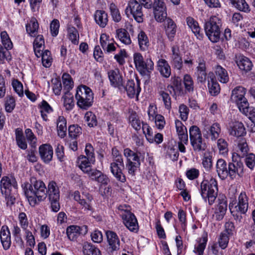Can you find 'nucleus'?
I'll list each match as a JSON object with an SVG mask.
<instances>
[{
    "label": "nucleus",
    "instance_id": "nucleus-1",
    "mask_svg": "<svg viewBox=\"0 0 255 255\" xmlns=\"http://www.w3.org/2000/svg\"><path fill=\"white\" fill-rule=\"evenodd\" d=\"M24 191L30 204L35 205L37 202L41 201L46 197V187L43 182L35 178L30 180V183L25 184Z\"/></svg>",
    "mask_w": 255,
    "mask_h": 255
},
{
    "label": "nucleus",
    "instance_id": "nucleus-2",
    "mask_svg": "<svg viewBox=\"0 0 255 255\" xmlns=\"http://www.w3.org/2000/svg\"><path fill=\"white\" fill-rule=\"evenodd\" d=\"M124 154L127 159L126 167L128 173L131 176H134L139 168L141 163L144 161V153L134 152L127 148L124 150Z\"/></svg>",
    "mask_w": 255,
    "mask_h": 255
},
{
    "label": "nucleus",
    "instance_id": "nucleus-3",
    "mask_svg": "<svg viewBox=\"0 0 255 255\" xmlns=\"http://www.w3.org/2000/svg\"><path fill=\"white\" fill-rule=\"evenodd\" d=\"M17 188L15 179L12 176H3L0 180V191L6 205H13L15 201L14 192Z\"/></svg>",
    "mask_w": 255,
    "mask_h": 255
},
{
    "label": "nucleus",
    "instance_id": "nucleus-4",
    "mask_svg": "<svg viewBox=\"0 0 255 255\" xmlns=\"http://www.w3.org/2000/svg\"><path fill=\"white\" fill-rule=\"evenodd\" d=\"M217 182L214 178L209 180H203L200 185V193L205 202L208 201L210 205H213L217 198L218 194Z\"/></svg>",
    "mask_w": 255,
    "mask_h": 255
},
{
    "label": "nucleus",
    "instance_id": "nucleus-5",
    "mask_svg": "<svg viewBox=\"0 0 255 255\" xmlns=\"http://www.w3.org/2000/svg\"><path fill=\"white\" fill-rule=\"evenodd\" d=\"M222 25L221 19L216 16H211L205 22L204 25L205 33L211 42L216 43L220 39Z\"/></svg>",
    "mask_w": 255,
    "mask_h": 255
},
{
    "label": "nucleus",
    "instance_id": "nucleus-6",
    "mask_svg": "<svg viewBox=\"0 0 255 255\" xmlns=\"http://www.w3.org/2000/svg\"><path fill=\"white\" fill-rule=\"evenodd\" d=\"M75 98L77 106L80 109L87 110L92 106L94 94L90 88L81 85L77 88Z\"/></svg>",
    "mask_w": 255,
    "mask_h": 255
},
{
    "label": "nucleus",
    "instance_id": "nucleus-7",
    "mask_svg": "<svg viewBox=\"0 0 255 255\" xmlns=\"http://www.w3.org/2000/svg\"><path fill=\"white\" fill-rule=\"evenodd\" d=\"M249 199L245 192H241L239 195L238 201L235 206H229L231 214L234 219L239 223L242 222L243 219L242 214L247 212L249 207Z\"/></svg>",
    "mask_w": 255,
    "mask_h": 255
},
{
    "label": "nucleus",
    "instance_id": "nucleus-8",
    "mask_svg": "<svg viewBox=\"0 0 255 255\" xmlns=\"http://www.w3.org/2000/svg\"><path fill=\"white\" fill-rule=\"evenodd\" d=\"M124 225L131 232H137L138 225L134 215L130 211L129 206L121 205L118 208Z\"/></svg>",
    "mask_w": 255,
    "mask_h": 255
},
{
    "label": "nucleus",
    "instance_id": "nucleus-9",
    "mask_svg": "<svg viewBox=\"0 0 255 255\" xmlns=\"http://www.w3.org/2000/svg\"><path fill=\"white\" fill-rule=\"evenodd\" d=\"M189 136L191 145L194 151L202 152L207 148L203 139L199 128L196 126H191L189 129Z\"/></svg>",
    "mask_w": 255,
    "mask_h": 255
},
{
    "label": "nucleus",
    "instance_id": "nucleus-10",
    "mask_svg": "<svg viewBox=\"0 0 255 255\" xmlns=\"http://www.w3.org/2000/svg\"><path fill=\"white\" fill-rule=\"evenodd\" d=\"M246 89L242 86H237L235 88L232 93L231 99L235 103L242 113H247V108L249 107V104L245 97Z\"/></svg>",
    "mask_w": 255,
    "mask_h": 255
},
{
    "label": "nucleus",
    "instance_id": "nucleus-11",
    "mask_svg": "<svg viewBox=\"0 0 255 255\" xmlns=\"http://www.w3.org/2000/svg\"><path fill=\"white\" fill-rule=\"evenodd\" d=\"M133 60L136 69L142 75L149 74L154 69V63L151 59L147 58L144 60L139 53L134 54Z\"/></svg>",
    "mask_w": 255,
    "mask_h": 255
},
{
    "label": "nucleus",
    "instance_id": "nucleus-12",
    "mask_svg": "<svg viewBox=\"0 0 255 255\" xmlns=\"http://www.w3.org/2000/svg\"><path fill=\"white\" fill-rule=\"evenodd\" d=\"M228 176L231 179H237L243 176L244 173V164L238 159V154H232V162L228 164Z\"/></svg>",
    "mask_w": 255,
    "mask_h": 255
},
{
    "label": "nucleus",
    "instance_id": "nucleus-13",
    "mask_svg": "<svg viewBox=\"0 0 255 255\" xmlns=\"http://www.w3.org/2000/svg\"><path fill=\"white\" fill-rule=\"evenodd\" d=\"M125 169L124 159L121 156L116 157L113 159L110 164V169L112 174L118 181L124 183L126 181V178L123 173Z\"/></svg>",
    "mask_w": 255,
    "mask_h": 255
},
{
    "label": "nucleus",
    "instance_id": "nucleus-14",
    "mask_svg": "<svg viewBox=\"0 0 255 255\" xmlns=\"http://www.w3.org/2000/svg\"><path fill=\"white\" fill-rule=\"evenodd\" d=\"M49 200L51 203L52 210L54 212H57L60 210L59 191L55 182H49L48 185V191Z\"/></svg>",
    "mask_w": 255,
    "mask_h": 255
},
{
    "label": "nucleus",
    "instance_id": "nucleus-15",
    "mask_svg": "<svg viewBox=\"0 0 255 255\" xmlns=\"http://www.w3.org/2000/svg\"><path fill=\"white\" fill-rule=\"evenodd\" d=\"M142 6L135 0L129 1L125 11L127 14L129 11L133 16L134 19L138 23L143 22V14Z\"/></svg>",
    "mask_w": 255,
    "mask_h": 255
},
{
    "label": "nucleus",
    "instance_id": "nucleus-16",
    "mask_svg": "<svg viewBox=\"0 0 255 255\" xmlns=\"http://www.w3.org/2000/svg\"><path fill=\"white\" fill-rule=\"evenodd\" d=\"M154 17L159 22L164 21L167 17V8L164 0H154L153 3Z\"/></svg>",
    "mask_w": 255,
    "mask_h": 255
},
{
    "label": "nucleus",
    "instance_id": "nucleus-17",
    "mask_svg": "<svg viewBox=\"0 0 255 255\" xmlns=\"http://www.w3.org/2000/svg\"><path fill=\"white\" fill-rule=\"evenodd\" d=\"M106 235L108 242L107 252L109 254H112L120 249V239L117 234L112 231H106Z\"/></svg>",
    "mask_w": 255,
    "mask_h": 255
},
{
    "label": "nucleus",
    "instance_id": "nucleus-18",
    "mask_svg": "<svg viewBox=\"0 0 255 255\" xmlns=\"http://www.w3.org/2000/svg\"><path fill=\"white\" fill-rule=\"evenodd\" d=\"M221 129L219 124L216 123L211 126H205L203 129L204 137L210 138L211 140L215 141L221 133Z\"/></svg>",
    "mask_w": 255,
    "mask_h": 255
},
{
    "label": "nucleus",
    "instance_id": "nucleus-19",
    "mask_svg": "<svg viewBox=\"0 0 255 255\" xmlns=\"http://www.w3.org/2000/svg\"><path fill=\"white\" fill-rule=\"evenodd\" d=\"M129 98H133L135 97L137 99L140 92L141 88L140 87V82L138 79H136V84L134 83L133 80H128L125 86L123 87Z\"/></svg>",
    "mask_w": 255,
    "mask_h": 255
},
{
    "label": "nucleus",
    "instance_id": "nucleus-20",
    "mask_svg": "<svg viewBox=\"0 0 255 255\" xmlns=\"http://www.w3.org/2000/svg\"><path fill=\"white\" fill-rule=\"evenodd\" d=\"M111 85L119 89L123 87V78L118 69L110 70L108 73Z\"/></svg>",
    "mask_w": 255,
    "mask_h": 255
},
{
    "label": "nucleus",
    "instance_id": "nucleus-21",
    "mask_svg": "<svg viewBox=\"0 0 255 255\" xmlns=\"http://www.w3.org/2000/svg\"><path fill=\"white\" fill-rule=\"evenodd\" d=\"M218 204L215 212L217 220H221L224 217L227 210V201L224 195L219 196L218 198Z\"/></svg>",
    "mask_w": 255,
    "mask_h": 255
},
{
    "label": "nucleus",
    "instance_id": "nucleus-22",
    "mask_svg": "<svg viewBox=\"0 0 255 255\" xmlns=\"http://www.w3.org/2000/svg\"><path fill=\"white\" fill-rule=\"evenodd\" d=\"M39 153L42 160L46 163H49L52 159L53 150L52 146L49 144H43L39 147Z\"/></svg>",
    "mask_w": 255,
    "mask_h": 255
},
{
    "label": "nucleus",
    "instance_id": "nucleus-23",
    "mask_svg": "<svg viewBox=\"0 0 255 255\" xmlns=\"http://www.w3.org/2000/svg\"><path fill=\"white\" fill-rule=\"evenodd\" d=\"M89 177L94 181L98 183L107 185L109 182V178L101 171L96 169L91 168L87 172Z\"/></svg>",
    "mask_w": 255,
    "mask_h": 255
},
{
    "label": "nucleus",
    "instance_id": "nucleus-24",
    "mask_svg": "<svg viewBox=\"0 0 255 255\" xmlns=\"http://www.w3.org/2000/svg\"><path fill=\"white\" fill-rule=\"evenodd\" d=\"M0 239L4 250L9 249L11 245L10 233L8 227L6 225H3L1 228Z\"/></svg>",
    "mask_w": 255,
    "mask_h": 255
},
{
    "label": "nucleus",
    "instance_id": "nucleus-25",
    "mask_svg": "<svg viewBox=\"0 0 255 255\" xmlns=\"http://www.w3.org/2000/svg\"><path fill=\"white\" fill-rule=\"evenodd\" d=\"M208 87L209 92L212 96H216L220 93V85L217 81L213 72H210L208 74Z\"/></svg>",
    "mask_w": 255,
    "mask_h": 255
},
{
    "label": "nucleus",
    "instance_id": "nucleus-26",
    "mask_svg": "<svg viewBox=\"0 0 255 255\" xmlns=\"http://www.w3.org/2000/svg\"><path fill=\"white\" fill-rule=\"evenodd\" d=\"M74 199L75 201H77L86 210H91L92 207L90 202L93 199L92 196L88 195L87 199H85L83 198V195L81 197L80 192L78 191L74 192Z\"/></svg>",
    "mask_w": 255,
    "mask_h": 255
},
{
    "label": "nucleus",
    "instance_id": "nucleus-27",
    "mask_svg": "<svg viewBox=\"0 0 255 255\" xmlns=\"http://www.w3.org/2000/svg\"><path fill=\"white\" fill-rule=\"evenodd\" d=\"M230 134L232 135L239 137L244 136L246 134V128L241 122H236L230 126Z\"/></svg>",
    "mask_w": 255,
    "mask_h": 255
},
{
    "label": "nucleus",
    "instance_id": "nucleus-28",
    "mask_svg": "<svg viewBox=\"0 0 255 255\" xmlns=\"http://www.w3.org/2000/svg\"><path fill=\"white\" fill-rule=\"evenodd\" d=\"M165 30L168 38L172 40L176 34L177 26L174 21L169 17L165 19Z\"/></svg>",
    "mask_w": 255,
    "mask_h": 255
},
{
    "label": "nucleus",
    "instance_id": "nucleus-29",
    "mask_svg": "<svg viewBox=\"0 0 255 255\" xmlns=\"http://www.w3.org/2000/svg\"><path fill=\"white\" fill-rule=\"evenodd\" d=\"M171 63L174 68L178 70L181 69L182 67V59L179 53V48L177 46H173L172 47Z\"/></svg>",
    "mask_w": 255,
    "mask_h": 255
},
{
    "label": "nucleus",
    "instance_id": "nucleus-30",
    "mask_svg": "<svg viewBox=\"0 0 255 255\" xmlns=\"http://www.w3.org/2000/svg\"><path fill=\"white\" fill-rule=\"evenodd\" d=\"M186 22L196 37L200 40L202 39L203 37V34L201 33V29L198 22L192 17L189 16L186 18Z\"/></svg>",
    "mask_w": 255,
    "mask_h": 255
},
{
    "label": "nucleus",
    "instance_id": "nucleus-31",
    "mask_svg": "<svg viewBox=\"0 0 255 255\" xmlns=\"http://www.w3.org/2000/svg\"><path fill=\"white\" fill-rule=\"evenodd\" d=\"M157 70L165 78H168L171 75V68L168 63L163 59H160L157 63Z\"/></svg>",
    "mask_w": 255,
    "mask_h": 255
},
{
    "label": "nucleus",
    "instance_id": "nucleus-32",
    "mask_svg": "<svg viewBox=\"0 0 255 255\" xmlns=\"http://www.w3.org/2000/svg\"><path fill=\"white\" fill-rule=\"evenodd\" d=\"M95 162L90 161L89 158L85 155H81L77 158V165L86 173L91 168V164H94Z\"/></svg>",
    "mask_w": 255,
    "mask_h": 255
},
{
    "label": "nucleus",
    "instance_id": "nucleus-33",
    "mask_svg": "<svg viewBox=\"0 0 255 255\" xmlns=\"http://www.w3.org/2000/svg\"><path fill=\"white\" fill-rule=\"evenodd\" d=\"M216 170L219 177L225 179L228 176V167H227L226 161L223 159H219L216 163Z\"/></svg>",
    "mask_w": 255,
    "mask_h": 255
},
{
    "label": "nucleus",
    "instance_id": "nucleus-34",
    "mask_svg": "<svg viewBox=\"0 0 255 255\" xmlns=\"http://www.w3.org/2000/svg\"><path fill=\"white\" fill-rule=\"evenodd\" d=\"M236 62L239 68L246 72L250 71L253 67L252 61L249 58L244 56H239Z\"/></svg>",
    "mask_w": 255,
    "mask_h": 255
},
{
    "label": "nucleus",
    "instance_id": "nucleus-35",
    "mask_svg": "<svg viewBox=\"0 0 255 255\" xmlns=\"http://www.w3.org/2000/svg\"><path fill=\"white\" fill-rule=\"evenodd\" d=\"M56 123L58 135L61 138H64L67 131L66 120L63 116H59Z\"/></svg>",
    "mask_w": 255,
    "mask_h": 255
},
{
    "label": "nucleus",
    "instance_id": "nucleus-36",
    "mask_svg": "<svg viewBox=\"0 0 255 255\" xmlns=\"http://www.w3.org/2000/svg\"><path fill=\"white\" fill-rule=\"evenodd\" d=\"M95 20L101 27H105L108 22V14L103 10H97L95 14Z\"/></svg>",
    "mask_w": 255,
    "mask_h": 255
},
{
    "label": "nucleus",
    "instance_id": "nucleus-37",
    "mask_svg": "<svg viewBox=\"0 0 255 255\" xmlns=\"http://www.w3.org/2000/svg\"><path fill=\"white\" fill-rule=\"evenodd\" d=\"M208 241L207 235L205 234L198 240L194 246L193 252L198 255H203Z\"/></svg>",
    "mask_w": 255,
    "mask_h": 255
},
{
    "label": "nucleus",
    "instance_id": "nucleus-38",
    "mask_svg": "<svg viewBox=\"0 0 255 255\" xmlns=\"http://www.w3.org/2000/svg\"><path fill=\"white\" fill-rule=\"evenodd\" d=\"M215 73L218 80L222 83H227L229 80L227 71L220 65L215 67Z\"/></svg>",
    "mask_w": 255,
    "mask_h": 255
},
{
    "label": "nucleus",
    "instance_id": "nucleus-39",
    "mask_svg": "<svg viewBox=\"0 0 255 255\" xmlns=\"http://www.w3.org/2000/svg\"><path fill=\"white\" fill-rule=\"evenodd\" d=\"M66 234L68 239L72 241H76L82 234L81 228L79 226L72 225L67 227Z\"/></svg>",
    "mask_w": 255,
    "mask_h": 255
},
{
    "label": "nucleus",
    "instance_id": "nucleus-40",
    "mask_svg": "<svg viewBox=\"0 0 255 255\" xmlns=\"http://www.w3.org/2000/svg\"><path fill=\"white\" fill-rule=\"evenodd\" d=\"M249 150L248 145L247 143L246 140L245 138H242L239 140L238 143V153H233V154H238V159L239 157H244L245 155L248 154V153Z\"/></svg>",
    "mask_w": 255,
    "mask_h": 255
},
{
    "label": "nucleus",
    "instance_id": "nucleus-41",
    "mask_svg": "<svg viewBox=\"0 0 255 255\" xmlns=\"http://www.w3.org/2000/svg\"><path fill=\"white\" fill-rule=\"evenodd\" d=\"M116 34L120 41L127 45L131 43L129 34L127 30L124 28H119L116 30Z\"/></svg>",
    "mask_w": 255,
    "mask_h": 255
},
{
    "label": "nucleus",
    "instance_id": "nucleus-42",
    "mask_svg": "<svg viewBox=\"0 0 255 255\" xmlns=\"http://www.w3.org/2000/svg\"><path fill=\"white\" fill-rule=\"evenodd\" d=\"M82 249L84 255H101L98 248L88 242H85L83 244Z\"/></svg>",
    "mask_w": 255,
    "mask_h": 255
},
{
    "label": "nucleus",
    "instance_id": "nucleus-43",
    "mask_svg": "<svg viewBox=\"0 0 255 255\" xmlns=\"http://www.w3.org/2000/svg\"><path fill=\"white\" fill-rule=\"evenodd\" d=\"M139 48L142 51H146L149 45V40L145 33L140 31L137 35Z\"/></svg>",
    "mask_w": 255,
    "mask_h": 255
},
{
    "label": "nucleus",
    "instance_id": "nucleus-44",
    "mask_svg": "<svg viewBox=\"0 0 255 255\" xmlns=\"http://www.w3.org/2000/svg\"><path fill=\"white\" fill-rule=\"evenodd\" d=\"M68 36L71 42L75 45L79 43V34L78 29L75 27L69 25L67 27Z\"/></svg>",
    "mask_w": 255,
    "mask_h": 255
},
{
    "label": "nucleus",
    "instance_id": "nucleus-45",
    "mask_svg": "<svg viewBox=\"0 0 255 255\" xmlns=\"http://www.w3.org/2000/svg\"><path fill=\"white\" fill-rule=\"evenodd\" d=\"M15 140L17 145L19 148L23 150L27 148V144L21 129L19 128L16 129Z\"/></svg>",
    "mask_w": 255,
    "mask_h": 255
},
{
    "label": "nucleus",
    "instance_id": "nucleus-46",
    "mask_svg": "<svg viewBox=\"0 0 255 255\" xmlns=\"http://www.w3.org/2000/svg\"><path fill=\"white\" fill-rule=\"evenodd\" d=\"M39 24L35 18H33L30 21L29 23L26 25L27 32L31 36H35L37 34Z\"/></svg>",
    "mask_w": 255,
    "mask_h": 255
},
{
    "label": "nucleus",
    "instance_id": "nucleus-47",
    "mask_svg": "<svg viewBox=\"0 0 255 255\" xmlns=\"http://www.w3.org/2000/svg\"><path fill=\"white\" fill-rule=\"evenodd\" d=\"M64 106L67 111L71 110L74 107L73 96L70 92H65L63 96Z\"/></svg>",
    "mask_w": 255,
    "mask_h": 255
},
{
    "label": "nucleus",
    "instance_id": "nucleus-48",
    "mask_svg": "<svg viewBox=\"0 0 255 255\" xmlns=\"http://www.w3.org/2000/svg\"><path fill=\"white\" fill-rule=\"evenodd\" d=\"M232 5L238 9L246 12L250 11L249 5L245 0H230Z\"/></svg>",
    "mask_w": 255,
    "mask_h": 255
},
{
    "label": "nucleus",
    "instance_id": "nucleus-49",
    "mask_svg": "<svg viewBox=\"0 0 255 255\" xmlns=\"http://www.w3.org/2000/svg\"><path fill=\"white\" fill-rule=\"evenodd\" d=\"M69 136L72 139H76L82 134V128L78 125H73L69 127Z\"/></svg>",
    "mask_w": 255,
    "mask_h": 255
},
{
    "label": "nucleus",
    "instance_id": "nucleus-50",
    "mask_svg": "<svg viewBox=\"0 0 255 255\" xmlns=\"http://www.w3.org/2000/svg\"><path fill=\"white\" fill-rule=\"evenodd\" d=\"M183 83L186 91L189 93H193L194 89V82L190 75L185 74L184 76Z\"/></svg>",
    "mask_w": 255,
    "mask_h": 255
},
{
    "label": "nucleus",
    "instance_id": "nucleus-51",
    "mask_svg": "<svg viewBox=\"0 0 255 255\" xmlns=\"http://www.w3.org/2000/svg\"><path fill=\"white\" fill-rule=\"evenodd\" d=\"M110 9L113 20L115 22H120L122 19V16L117 6L112 3L110 5Z\"/></svg>",
    "mask_w": 255,
    "mask_h": 255
},
{
    "label": "nucleus",
    "instance_id": "nucleus-52",
    "mask_svg": "<svg viewBox=\"0 0 255 255\" xmlns=\"http://www.w3.org/2000/svg\"><path fill=\"white\" fill-rule=\"evenodd\" d=\"M1 41L3 47L8 49H11L13 47V44L5 31H3L0 33Z\"/></svg>",
    "mask_w": 255,
    "mask_h": 255
},
{
    "label": "nucleus",
    "instance_id": "nucleus-53",
    "mask_svg": "<svg viewBox=\"0 0 255 255\" xmlns=\"http://www.w3.org/2000/svg\"><path fill=\"white\" fill-rule=\"evenodd\" d=\"M10 49H8L5 47H3L2 45L0 44V64H3L4 60H6L9 61L11 59V56L10 52Z\"/></svg>",
    "mask_w": 255,
    "mask_h": 255
},
{
    "label": "nucleus",
    "instance_id": "nucleus-54",
    "mask_svg": "<svg viewBox=\"0 0 255 255\" xmlns=\"http://www.w3.org/2000/svg\"><path fill=\"white\" fill-rule=\"evenodd\" d=\"M62 80L64 85V90H65V92H69L73 87V82L72 81L71 76L68 74L64 73L62 76Z\"/></svg>",
    "mask_w": 255,
    "mask_h": 255
},
{
    "label": "nucleus",
    "instance_id": "nucleus-55",
    "mask_svg": "<svg viewBox=\"0 0 255 255\" xmlns=\"http://www.w3.org/2000/svg\"><path fill=\"white\" fill-rule=\"evenodd\" d=\"M41 56L42 57L43 66L46 68L49 67L52 62V58L51 56L50 51L48 50H45Z\"/></svg>",
    "mask_w": 255,
    "mask_h": 255
},
{
    "label": "nucleus",
    "instance_id": "nucleus-56",
    "mask_svg": "<svg viewBox=\"0 0 255 255\" xmlns=\"http://www.w3.org/2000/svg\"><path fill=\"white\" fill-rule=\"evenodd\" d=\"M217 147L220 154L224 155L227 154L228 144L225 139L221 138L217 140Z\"/></svg>",
    "mask_w": 255,
    "mask_h": 255
},
{
    "label": "nucleus",
    "instance_id": "nucleus-57",
    "mask_svg": "<svg viewBox=\"0 0 255 255\" xmlns=\"http://www.w3.org/2000/svg\"><path fill=\"white\" fill-rule=\"evenodd\" d=\"M85 121L90 127H94L97 125V121L96 116L91 112H88L85 115Z\"/></svg>",
    "mask_w": 255,
    "mask_h": 255
},
{
    "label": "nucleus",
    "instance_id": "nucleus-58",
    "mask_svg": "<svg viewBox=\"0 0 255 255\" xmlns=\"http://www.w3.org/2000/svg\"><path fill=\"white\" fill-rule=\"evenodd\" d=\"M159 95L164 103L165 108L170 110L171 108V100L169 95L164 91L159 92Z\"/></svg>",
    "mask_w": 255,
    "mask_h": 255
},
{
    "label": "nucleus",
    "instance_id": "nucleus-59",
    "mask_svg": "<svg viewBox=\"0 0 255 255\" xmlns=\"http://www.w3.org/2000/svg\"><path fill=\"white\" fill-rule=\"evenodd\" d=\"M229 241V236L227 235L225 233H221L219 237L218 243L219 247L222 249H226L228 245Z\"/></svg>",
    "mask_w": 255,
    "mask_h": 255
},
{
    "label": "nucleus",
    "instance_id": "nucleus-60",
    "mask_svg": "<svg viewBox=\"0 0 255 255\" xmlns=\"http://www.w3.org/2000/svg\"><path fill=\"white\" fill-rule=\"evenodd\" d=\"M129 122L131 126L136 131L140 130L141 128V123L140 120L137 118L135 113H132L129 117Z\"/></svg>",
    "mask_w": 255,
    "mask_h": 255
},
{
    "label": "nucleus",
    "instance_id": "nucleus-61",
    "mask_svg": "<svg viewBox=\"0 0 255 255\" xmlns=\"http://www.w3.org/2000/svg\"><path fill=\"white\" fill-rule=\"evenodd\" d=\"M212 156L210 152L205 153L202 160L203 167L207 170H210L212 167Z\"/></svg>",
    "mask_w": 255,
    "mask_h": 255
},
{
    "label": "nucleus",
    "instance_id": "nucleus-62",
    "mask_svg": "<svg viewBox=\"0 0 255 255\" xmlns=\"http://www.w3.org/2000/svg\"><path fill=\"white\" fill-rule=\"evenodd\" d=\"M142 130L144 133L146 139L150 142L153 143V132L151 128L147 124H142Z\"/></svg>",
    "mask_w": 255,
    "mask_h": 255
},
{
    "label": "nucleus",
    "instance_id": "nucleus-63",
    "mask_svg": "<svg viewBox=\"0 0 255 255\" xmlns=\"http://www.w3.org/2000/svg\"><path fill=\"white\" fill-rule=\"evenodd\" d=\"M94 148L91 143H87L85 146V152L87 158H89L90 161H95V156L94 153Z\"/></svg>",
    "mask_w": 255,
    "mask_h": 255
},
{
    "label": "nucleus",
    "instance_id": "nucleus-64",
    "mask_svg": "<svg viewBox=\"0 0 255 255\" xmlns=\"http://www.w3.org/2000/svg\"><path fill=\"white\" fill-rule=\"evenodd\" d=\"M245 156H246L245 162L246 166L253 170L255 166V155L253 153H249Z\"/></svg>",
    "mask_w": 255,
    "mask_h": 255
}]
</instances>
